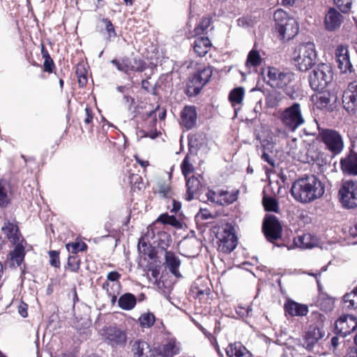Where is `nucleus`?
Segmentation results:
<instances>
[{
  "instance_id": "1",
  "label": "nucleus",
  "mask_w": 357,
  "mask_h": 357,
  "mask_svg": "<svg viewBox=\"0 0 357 357\" xmlns=\"http://www.w3.org/2000/svg\"><path fill=\"white\" fill-rule=\"evenodd\" d=\"M324 193L321 182L313 175L297 179L291 188L292 197L301 203H310Z\"/></svg>"
},
{
  "instance_id": "2",
  "label": "nucleus",
  "mask_w": 357,
  "mask_h": 357,
  "mask_svg": "<svg viewBox=\"0 0 357 357\" xmlns=\"http://www.w3.org/2000/svg\"><path fill=\"white\" fill-rule=\"evenodd\" d=\"M317 55L313 43H306L298 45L294 52L293 60L300 71H307L315 63Z\"/></svg>"
},
{
  "instance_id": "3",
  "label": "nucleus",
  "mask_w": 357,
  "mask_h": 357,
  "mask_svg": "<svg viewBox=\"0 0 357 357\" xmlns=\"http://www.w3.org/2000/svg\"><path fill=\"white\" fill-rule=\"evenodd\" d=\"M275 29L282 40H289L296 36L298 32V26L296 20L289 17L282 9L277 10L273 15Z\"/></svg>"
},
{
  "instance_id": "4",
  "label": "nucleus",
  "mask_w": 357,
  "mask_h": 357,
  "mask_svg": "<svg viewBox=\"0 0 357 357\" xmlns=\"http://www.w3.org/2000/svg\"><path fill=\"white\" fill-rule=\"evenodd\" d=\"M333 76L332 67L327 63H320L309 75L310 86L312 90L321 91L332 81Z\"/></svg>"
},
{
  "instance_id": "5",
  "label": "nucleus",
  "mask_w": 357,
  "mask_h": 357,
  "mask_svg": "<svg viewBox=\"0 0 357 357\" xmlns=\"http://www.w3.org/2000/svg\"><path fill=\"white\" fill-rule=\"evenodd\" d=\"M279 119L284 127L291 132H294L305 123L301 106L298 102H294L283 109L280 114Z\"/></svg>"
},
{
  "instance_id": "6",
  "label": "nucleus",
  "mask_w": 357,
  "mask_h": 357,
  "mask_svg": "<svg viewBox=\"0 0 357 357\" xmlns=\"http://www.w3.org/2000/svg\"><path fill=\"white\" fill-rule=\"evenodd\" d=\"M264 82L273 88L283 89L291 82L294 75L274 67H267L262 71Z\"/></svg>"
},
{
  "instance_id": "7",
  "label": "nucleus",
  "mask_w": 357,
  "mask_h": 357,
  "mask_svg": "<svg viewBox=\"0 0 357 357\" xmlns=\"http://www.w3.org/2000/svg\"><path fill=\"white\" fill-rule=\"evenodd\" d=\"M216 237L218 240V249L222 252H231L236 246L237 238L234 232V228L229 224L219 227Z\"/></svg>"
},
{
  "instance_id": "8",
  "label": "nucleus",
  "mask_w": 357,
  "mask_h": 357,
  "mask_svg": "<svg viewBox=\"0 0 357 357\" xmlns=\"http://www.w3.org/2000/svg\"><path fill=\"white\" fill-rule=\"evenodd\" d=\"M319 137L333 154H338L342 151L344 142L337 131L332 129H319Z\"/></svg>"
},
{
  "instance_id": "9",
  "label": "nucleus",
  "mask_w": 357,
  "mask_h": 357,
  "mask_svg": "<svg viewBox=\"0 0 357 357\" xmlns=\"http://www.w3.org/2000/svg\"><path fill=\"white\" fill-rule=\"evenodd\" d=\"M100 335L105 342L114 347H123L126 344V331L116 326H105L100 331Z\"/></svg>"
},
{
  "instance_id": "10",
  "label": "nucleus",
  "mask_w": 357,
  "mask_h": 357,
  "mask_svg": "<svg viewBox=\"0 0 357 357\" xmlns=\"http://www.w3.org/2000/svg\"><path fill=\"white\" fill-rule=\"evenodd\" d=\"M339 196L344 208L357 206V183L352 181L344 182L339 190Z\"/></svg>"
},
{
  "instance_id": "11",
  "label": "nucleus",
  "mask_w": 357,
  "mask_h": 357,
  "mask_svg": "<svg viewBox=\"0 0 357 357\" xmlns=\"http://www.w3.org/2000/svg\"><path fill=\"white\" fill-rule=\"evenodd\" d=\"M262 230L266 239L271 243L282 236V225L273 215H266L263 220Z\"/></svg>"
},
{
  "instance_id": "12",
  "label": "nucleus",
  "mask_w": 357,
  "mask_h": 357,
  "mask_svg": "<svg viewBox=\"0 0 357 357\" xmlns=\"http://www.w3.org/2000/svg\"><path fill=\"white\" fill-rule=\"evenodd\" d=\"M325 335L326 332L323 328L310 326L305 335L303 347L309 351H312L314 347L320 344Z\"/></svg>"
},
{
  "instance_id": "13",
  "label": "nucleus",
  "mask_w": 357,
  "mask_h": 357,
  "mask_svg": "<svg viewBox=\"0 0 357 357\" xmlns=\"http://www.w3.org/2000/svg\"><path fill=\"white\" fill-rule=\"evenodd\" d=\"M357 328V318L347 314L340 317L336 321L335 329L337 335L346 337Z\"/></svg>"
},
{
  "instance_id": "14",
  "label": "nucleus",
  "mask_w": 357,
  "mask_h": 357,
  "mask_svg": "<svg viewBox=\"0 0 357 357\" xmlns=\"http://www.w3.org/2000/svg\"><path fill=\"white\" fill-rule=\"evenodd\" d=\"M238 192H229L218 190L217 191L209 190L206 195L208 199L220 205H227L237 199Z\"/></svg>"
},
{
  "instance_id": "15",
  "label": "nucleus",
  "mask_w": 357,
  "mask_h": 357,
  "mask_svg": "<svg viewBox=\"0 0 357 357\" xmlns=\"http://www.w3.org/2000/svg\"><path fill=\"white\" fill-rule=\"evenodd\" d=\"M335 57L337 67L342 73L352 72V65L350 61L349 51L346 46L338 45L335 50Z\"/></svg>"
},
{
  "instance_id": "16",
  "label": "nucleus",
  "mask_w": 357,
  "mask_h": 357,
  "mask_svg": "<svg viewBox=\"0 0 357 357\" xmlns=\"http://www.w3.org/2000/svg\"><path fill=\"white\" fill-rule=\"evenodd\" d=\"M342 104L344 108L349 113L357 110V89L354 84H349L344 92Z\"/></svg>"
},
{
  "instance_id": "17",
  "label": "nucleus",
  "mask_w": 357,
  "mask_h": 357,
  "mask_svg": "<svg viewBox=\"0 0 357 357\" xmlns=\"http://www.w3.org/2000/svg\"><path fill=\"white\" fill-rule=\"evenodd\" d=\"M1 231L13 244L22 243L24 241L19 232L17 225L13 222H5L1 227Z\"/></svg>"
},
{
  "instance_id": "18",
  "label": "nucleus",
  "mask_w": 357,
  "mask_h": 357,
  "mask_svg": "<svg viewBox=\"0 0 357 357\" xmlns=\"http://www.w3.org/2000/svg\"><path fill=\"white\" fill-rule=\"evenodd\" d=\"M288 154L294 160L302 162H307L308 157L303 145L298 146L296 139H293L288 144Z\"/></svg>"
},
{
  "instance_id": "19",
  "label": "nucleus",
  "mask_w": 357,
  "mask_h": 357,
  "mask_svg": "<svg viewBox=\"0 0 357 357\" xmlns=\"http://www.w3.org/2000/svg\"><path fill=\"white\" fill-rule=\"evenodd\" d=\"M180 347L174 338H170L167 342L157 348V353L162 357H173L179 354Z\"/></svg>"
},
{
  "instance_id": "20",
  "label": "nucleus",
  "mask_w": 357,
  "mask_h": 357,
  "mask_svg": "<svg viewBox=\"0 0 357 357\" xmlns=\"http://www.w3.org/2000/svg\"><path fill=\"white\" fill-rule=\"evenodd\" d=\"M342 15L335 8H330L325 17V26L328 31L339 28L342 22Z\"/></svg>"
},
{
  "instance_id": "21",
  "label": "nucleus",
  "mask_w": 357,
  "mask_h": 357,
  "mask_svg": "<svg viewBox=\"0 0 357 357\" xmlns=\"http://www.w3.org/2000/svg\"><path fill=\"white\" fill-rule=\"evenodd\" d=\"M197 122V112L194 106H186L181 112V124L187 129L192 128Z\"/></svg>"
},
{
  "instance_id": "22",
  "label": "nucleus",
  "mask_w": 357,
  "mask_h": 357,
  "mask_svg": "<svg viewBox=\"0 0 357 357\" xmlns=\"http://www.w3.org/2000/svg\"><path fill=\"white\" fill-rule=\"evenodd\" d=\"M15 249L9 254L8 261L10 266H20L25 256L24 247L22 243L14 244Z\"/></svg>"
},
{
  "instance_id": "23",
  "label": "nucleus",
  "mask_w": 357,
  "mask_h": 357,
  "mask_svg": "<svg viewBox=\"0 0 357 357\" xmlns=\"http://www.w3.org/2000/svg\"><path fill=\"white\" fill-rule=\"evenodd\" d=\"M341 168L350 175H357V153H352L341 160Z\"/></svg>"
},
{
  "instance_id": "24",
  "label": "nucleus",
  "mask_w": 357,
  "mask_h": 357,
  "mask_svg": "<svg viewBox=\"0 0 357 357\" xmlns=\"http://www.w3.org/2000/svg\"><path fill=\"white\" fill-rule=\"evenodd\" d=\"M285 311L291 316H305L308 312L306 305L293 301H288L284 305Z\"/></svg>"
},
{
  "instance_id": "25",
  "label": "nucleus",
  "mask_w": 357,
  "mask_h": 357,
  "mask_svg": "<svg viewBox=\"0 0 357 357\" xmlns=\"http://www.w3.org/2000/svg\"><path fill=\"white\" fill-rule=\"evenodd\" d=\"M211 47V43L208 37H199L195 39L193 44L195 52L199 56H205Z\"/></svg>"
},
{
  "instance_id": "26",
  "label": "nucleus",
  "mask_w": 357,
  "mask_h": 357,
  "mask_svg": "<svg viewBox=\"0 0 357 357\" xmlns=\"http://www.w3.org/2000/svg\"><path fill=\"white\" fill-rule=\"evenodd\" d=\"M165 264L169 271L176 277L181 276L178 268L181 265L179 259L172 252L165 253Z\"/></svg>"
},
{
  "instance_id": "27",
  "label": "nucleus",
  "mask_w": 357,
  "mask_h": 357,
  "mask_svg": "<svg viewBox=\"0 0 357 357\" xmlns=\"http://www.w3.org/2000/svg\"><path fill=\"white\" fill-rule=\"evenodd\" d=\"M243 96L244 89L243 87L234 89L229 95V100L234 108L236 116L237 115L238 110L240 109V105L243 102Z\"/></svg>"
},
{
  "instance_id": "28",
  "label": "nucleus",
  "mask_w": 357,
  "mask_h": 357,
  "mask_svg": "<svg viewBox=\"0 0 357 357\" xmlns=\"http://www.w3.org/2000/svg\"><path fill=\"white\" fill-rule=\"evenodd\" d=\"M12 197L11 185L5 180H0V206H7Z\"/></svg>"
},
{
  "instance_id": "29",
  "label": "nucleus",
  "mask_w": 357,
  "mask_h": 357,
  "mask_svg": "<svg viewBox=\"0 0 357 357\" xmlns=\"http://www.w3.org/2000/svg\"><path fill=\"white\" fill-rule=\"evenodd\" d=\"M295 245L302 249H308L314 247L317 244L316 239L310 234H304L294 239Z\"/></svg>"
},
{
  "instance_id": "30",
  "label": "nucleus",
  "mask_w": 357,
  "mask_h": 357,
  "mask_svg": "<svg viewBox=\"0 0 357 357\" xmlns=\"http://www.w3.org/2000/svg\"><path fill=\"white\" fill-rule=\"evenodd\" d=\"M133 357H148L147 354L150 352L149 344L144 340H136L132 346Z\"/></svg>"
},
{
  "instance_id": "31",
  "label": "nucleus",
  "mask_w": 357,
  "mask_h": 357,
  "mask_svg": "<svg viewBox=\"0 0 357 357\" xmlns=\"http://www.w3.org/2000/svg\"><path fill=\"white\" fill-rule=\"evenodd\" d=\"M186 186H187V197L186 199L188 201L192 200L194 198L195 194L201 188V183L198 178L194 176L186 178Z\"/></svg>"
},
{
  "instance_id": "32",
  "label": "nucleus",
  "mask_w": 357,
  "mask_h": 357,
  "mask_svg": "<svg viewBox=\"0 0 357 357\" xmlns=\"http://www.w3.org/2000/svg\"><path fill=\"white\" fill-rule=\"evenodd\" d=\"M137 303L136 297L130 293H126L120 296L118 304L120 308L124 310H130Z\"/></svg>"
},
{
  "instance_id": "33",
  "label": "nucleus",
  "mask_w": 357,
  "mask_h": 357,
  "mask_svg": "<svg viewBox=\"0 0 357 357\" xmlns=\"http://www.w3.org/2000/svg\"><path fill=\"white\" fill-rule=\"evenodd\" d=\"M212 18L210 16L203 17L198 22L197 25L194 29L195 36H199L202 34H207L209 29H212L211 27Z\"/></svg>"
},
{
  "instance_id": "34",
  "label": "nucleus",
  "mask_w": 357,
  "mask_h": 357,
  "mask_svg": "<svg viewBox=\"0 0 357 357\" xmlns=\"http://www.w3.org/2000/svg\"><path fill=\"white\" fill-rule=\"evenodd\" d=\"M344 307L348 310L357 308V287L351 291L347 293L342 298Z\"/></svg>"
},
{
  "instance_id": "35",
  "label": "nucleus",
  "mask_w": 357,
  "mask_h": 357,
  "mask_svg": "<svg viewBox=\"0 0 357 357\" xmlns=\"http://www.w3.org/2000/svg\"><path fill=\"white\" fill-rule=\"evenodd\" d=\"M245 347L241 342L229 344L226 349L229 357H245Z\"/></svg>"
},
{
  "instance_id": "36",
  "label": "nucleus",
  "mask_w": 357,
  "mask_h": 357,
  "mask_svg": "<svg viewBox=\"0 0 357 357\" xmlns=\"http://www.w3.org/2000/svg\"><path fill=\"white\" fill-rule=\"evenodd\" d=\"M203 86V84H201L197 77L194 74L190 77L187 84V92L190 96H196L200 92Z\"/></svg>"
},
{
  "instance_id": "37",
  "label": "nucleus",
  "mask_w": 357,
  "mask_h": 357,
  "mask_svg": "<svg viewBox=\"0 0 357 357\" xmlns=\"http://www.w3.org/2000/svg\"><path fill=\"white\" fill-rule=\"evenodd\" d=\"M111 63L114 64L119 71L125 73L132 71L130 59L127 57L121 59H113L111 61Z\"/></svg>"
},
{
  "instance_id": "38",
  "label": "nucleus",
  "mask_w": 357,
  "mask_h": 357,
  "mask_svg": "<svg viewBox=\"0 0 357 357\" xmlns=\"http://www.w3.org/2000/svg\"><path fill=\"white\" fill-rule=\"evenodd\" d=\"M261 62L262 58L259 52L253 48L247 56V66L257 67L261 65Z\"/></svg>"
},
{
  "instance_id": "39",
  "label": "nucleus",
  "mask_w": 357,
  "mask_h": 357,
  "mask_svg": "<svg viewBox=\"0 0 357 357\" xmlns=\"http://www.w3.org/2000/svg\"><path fill=\"white\" fill-rule=\"evenodd\" d=\"M139 321L141 326L150 328L155 323V316L151 312L144 313L139 317Z\"/></svg>"
},
{
  "instance_id": "40",
  "label": "nucleus",
  "mask_w": 357,
  "mask_h": 357,
  "mask_svg": "<svg viewBox=\"0 0 357 357\" xmlns=\"http://www.w3.org/2000/svg\"><path fill=\"white\" fill-rule=\"evenodd\" d=\"M195 75L197 77L201 84L204 86L209 81L212 75V70L210 68H204L195 73Z\"/></svg>"
},
{
  "instance_id": "41",
  "label": "nucleus",
  "mask_w": 357,
  "mask_h": 357,
  "mask_svg": "<svg viewBox=\"0 0 357 357\" xmlns=\"http://www.w3.org/2000/svg\"><path fill=\"white\" fill-rule=\"evenodd\" d=\"M195 75L197 77L201 84L204 86L209 81L212 75V70L210 68H204L195 73Z\"/></svg>"
},
{
  "instance_id": "42",
  "label": "nucleus",
  "mask_w": 357,
  "mask_h": 357,
  "mask_svg": "<svg viewBox=\"0 0 357 357\" xmlns=\"http://www.w3.org/2000/svg\"><path fill=\"white\" fill-rule=\"evenodd\" d=\"M195 75L197 77L201 84L204 86L209 81L212 75V70L210 68H204L195 73Z\"/></svg>"
},
{
  "instance_id": "43",
  "label": "nucleus",
  "mask_w": 357,
  "mask_h": 357,
  "mask_svg": "<svg viewBox=\"0 0 357 357\" xmlns=\"http://www.w3.org/2000/svg\"><path fill=\"white\" fill-rule=\"evenodd\" d=\"M282 99V95L278 91L269 93L266 97V104L270 107H276Z\"/></svg>"
},
{
  "instance_id": "44",
  "label": "nucleus",
  "mask_w": 357,
  "mask_h": 357,
  "mask_svg": "<svg viewBox=\"0 0 357 357\" xmlns=\"http://www.w3.org/2000/svg\"><path fill=\"white\" fill-rule=\"evenodd\" d=\"M157 222L165 225H169L174 227H178L180 222L176 220L174 215H169L167 213L161 214L157 219Z\"/></svg>"
},
{
  "instance_id": "45",
  "label": "nucleus",
  "mask_w": 357,
  "mask_h": 357,
  "mask_svg": "<svg viewBox=\"0 0 357 357\" xmlns=\"http://www.w3.org/2000/svg\"><path fill=\"white\" fill-rule=\"evenodd\" d=\"M263 205L266 211L278 212V203L275 199L271 197H264L263 199Z\"/></svg>"
},
{
  "instance_id": "46",
  "label": "nucleus",
  "mask_w": 357,
  "mask_h": 357,
  "mask_svg": "<svg viewBox=\"0 0 357 357\" xmlns=\"http://www.w3.org/2000/svg\"><path fill=\"white\" fill-rule=\"evenodd\" d=\"M142 181V177L139 174H132L129 177V182L134 190L135 189L141 190L143 188Z\"/></svg>"
},
{
  "instance_id": "47",
  "label": "nucleus",
  "mask_w": 357,
  "mask_h": 357,
  "mask_svg": "<svg viewBox=\"0 0 357 357\" xmlns=\"http://www.w3.org/2000/svg\"><path fill=\"white\" fill-rule=\"evenodd\" d=\"M102 22L105 24V29L108 34V39L116 37V33L112 22L107 18H104L102 20Z\"/></svg>"
},
{
  "instance_id": "48",
  "label": "nucleus",
  "mask_w": 357,
  "mask_h": 357,
  "mask_svg": "<svg viewBox=\"0 0 357 357\" xmlns=\"http://www.w3.org/2000/svg\"><path fill=\"white\" fill-rule=\"evenodd\" d=\"M334 3L342 13H347L351 6V0H334Z\"/></svg>"
},
{
  "instance_id": "49",
  "label": "nucleus",
  "mask_w": 357,
  "mask_h": 357,
  "mask_svg": "<svg viewBox=\"0 0 357 357\" xmlns=\"http://www.w3.org/2000/svg\"><path fill=\"white\" fill-rule=\"evenodd\" d=\"M86 245L84 243H72L66 245L68 251L73 253H77L78 251H84L86 249Z\"/></svg>"
},
{
  "instance_id": "50",
  "label": "nucleus",
  "mask_w": 357,
  "mask_h": 357,
  "mask_svg": "<svg viewBox=\"0 0 357 357\" xmlns=\"http://www.w3.org/2000/svg\"><path fill=\"white\" fill-rule=\"evenodd\" d=\"M182 173L184 176L187 178L188 174L192 172L193 167L190 163L188 156H185L181 164Z\"/></svg>"
},
{
  "instance_id": "51",
  "label": "nucleus",
  "mask_w": 357,
  "mask_h": 357,
  "mask_svg": "<svg viewBox=\"0 0 357 357\" xmlns=\"http://www.w3.org/2000/svg\"><path fill=\"white\" fill-rule=\"evenodd\" d=\"M132 71H139L142 72L145 69V63L144 62L137 58H134L133 59H130Z\"/></svg>"
},
{
  "instance_id": "52",
  "label": "nucleus",
  "mask_w": 357,
  "mask_h": 357,
  "mask_svg": "<svg viewBox=\"0 0 357 357\" xmlns=\"http://www.w3.org/2000/svg\"><path fill=\"white\" fill-rule=\"evenodd\" d=\"M344 342V337H342V336H341V337L338 336H333L331 340L330 349L335 352Z\"/></svg>"
},
{
  "instance_id": "53",
  "label": "nucleus",
  "mask_w": 357,
  "mask_h": 357,
  "mask_svg": "<svg viewBox=\"0 0 357 357\" xmlns=\"http://www.w3.org/2000/svg\"><path fill=\"white\" fill-rule=\"evenodd\" d=\"M49 255L50 258V264L54 267H59L60 261L59 257V252L55 250H51L49 252Z\"/></svg>"
},
{
  "instance_id": "54",
  "label": "nucleus",
  "mask_w": 357,
  "mask_h": 357,
  "mask_svg": "<svg viewBox=\"0 0 357 357\" xmlns=\"http://www.w3.org/2000/svg\"><path fill=\"white\" fill-rule=\"evenodd\" d=\"M68 266L72 271L76 272L79 268V264L76 257L70 256L68 259Z\"/></svg>"
},
{
  "instance_id": "55",
  "label": "nucleus",
  "mask_w": 357,
  "mask_h": 357,
  "mask_svg": "<svg viewBox=\"0 0 357 357\" xmlns=\"http://www.w3.org/2000/svg\"><path fill=\"white\" fill-rule=\"evenodd\" d=\"M109 284L108 282L104 283L103 286H102L103 289H105L106 290L107 295L111 298L112 305H115V303L116 302V295L114 292H112L109 290Z\"/></svg>"
},
{
  "instance_id": "56",
  "label": "nucleus",
  "mask_w": 357,
  "mask_h": 357,
  "mask_svg": "<svg viewBox=\"0 0 357 357\" xmlns=\"http://www.w3.org/2000/svg\"><path fill=\"white\" fill-rule=\"evenodd\" d=\"M159 192L165 197H170L172 195L170 187L167 185H161L159 189Z\"/></svg>"
},
{
  "instance_id": "57",
  "label": "nucleus",
  "mask_w": 357,
  "mask_h": 357,
  "mask_svg": "<svg viewBox=\"0 0 357 357\" xmlns=\"http://www.w3.org/2000/svg\"><path fill=\"white\" fill-rule=\"evenodd\" d=\"M261 158L265 162H268L271 167L275 166V160L274 158L272 155H271L270 154H268L266 152H264L261 155Z\"/></svg>"
},
{
  "instance_id": "58",
  "label": "nucleus",
  "mask_w": 357,
  "mask_h": 357,
  "mask_svg": "<svg viewBox=\"0 0 357 357\" xmlns=\"http://www.w3.org/2000/svg\"><path fill=\"white\" fill-rule=\"evenodd\" d=\"M44 70L48 73L52 72V67L54 66V62L51 58H46L44 62Z\"/></svg>"
},
{
  "instance_id": "59",
  "label": "nucleus",
  "mask_w": 357,
  "mask_h": 357,
  "mask_svg": "<svg viewBox=\"0 0 357 357\" xmlns=\"http://www.w3.org/2000/svg\"><path fill=\"white\" fill-rule=\"evenodd\" d=\"M76 74L78 77V82L82 87L84 86L87 82L86 75H79V66L77 67Z\"/></svg>"
},
{
  "instance_id": "60",
  "label": "nucleus",
  "mask_w": 357,
  "mask_h": 357,
  "mask_svg": "<svg viewBox=\"0 0 357 357\" xmlns=\"http://www.w3.org/2000/svg\"><path fill=\"white\" fill-rule=\"evenodd\" d=\"M169 202L172 205V208H170V211L173 213L178 212L181 208V204L179 202L176 201L174 198L170 199Z\"/></svg>"
},
{
  "instance_id": "61",
  "label": "nucleus",
  "mask_w": 357,
  "mask_h": 357,
  "mask_svg": "<svg viewBox=\"0 0 357 357\" xmlns=\"http://www.w3.org/2000/svg\"><path fill=\"white\" fill-rule=\"evenodd\" d=\"M121 275L116 271H111L108 273L107 279L111 282H117L120 278Z\"/></svg>"
},
{
  "instance_id": "62",
  "label": "nucleus",
  "mask_w": 357,
  "mask_h": 357,
  "mask_svg": "<svg viewBox=\"0 0 357 357\" xmlns=\"http://www.w3.org/2000/svg\"><path fill=\"white\" fill-rule=\"evenodd\" d=\"M195 289H197V291L195 292V294L197 297H201L202 296H204V295L208 296V295H209L210 291H211L210 289L208 287H206L205 289H199V288L195 287Z\"/></svg>"
},
{
  "instance_id": "63",
  "label": "nucleus",
  "mask_w": 357,
  "mask_h": 357,
  "mask_svg": "<svg viewBox=\"0 0 357 357\" xmlns=\"http://www.w3.org/2000/svg\"><path fill=\"white\" fill-rule=\"evenodd\" d=\"M330 102L329 98L325 94L321 95L319 98V103L321 107H326L328 104Z\"/></svg>"
},
{
  "instance_id": "64",
  "label": "nucleus",
  "mask_w": 357,
  "mask_h": 357,
  "mask_svg": "<svg viewBox=\"0 0 357 357\" xmlns=\"http://www.w3.org/2000/svg\"><path fill=\"white\" fill-rule=\"evenodd\" d=\"M18 312L22 317H26L27 313V305L25 303L20 304L18 307Z\"/></svg>"
}]
</instances>
